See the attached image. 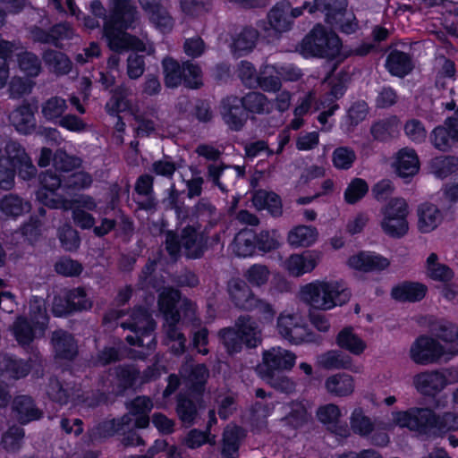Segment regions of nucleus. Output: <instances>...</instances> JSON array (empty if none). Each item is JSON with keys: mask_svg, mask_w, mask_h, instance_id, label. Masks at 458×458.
<instances>
[{"mask_svg": "<svg viewBox=\"0 0 458 458\" xmlns=\"http://www.w3.org/2000/svg\"><path fill=\"white\" fill-rule=\"evenodd\" d=\"M229 293L236 306L244 310H252L257 299L250 287L242 281L233 280L229 284Z\"/></svg>", "mask_w": 458, "mask_h": 458, "instance_id": "obj_35", "label": "nucleus"}, {"mask_svg": "<svg viewBox=\"0 0 458 458\" xmlns=\"http://www.w3.org/2000/svg\"><path fill=\"white\" fill-rule=\"evenodd\" d=\"M405 134L414 142H422L426 140L427 131L421 122L411 119L404 126Z\"/></svg>", "mask_w": 458, "mask_h": 458, "instance_id": "obj_63", "label": "nucleus"}, {"mask_svg": "<svg viewBox=\"0 0 458 458\" xmlns=\"http://www.w3.org/2000/svg\"><path fill=\"white\" fill-rule=\"evenodd\" d=\"M48 174L55 176L61 181L59 176H57L56 174H54L51 171H47V173L42 174L40 177V184L41 185H42L43 177L46 175H48ZM90 183H91V178L88 174L83 173V172L73 173L69 176L68 182L66 184L63 185L60 182V187L64 188V191H62L61 190L56 189L55 191L62 193L66 198V194H67L66 188H73V189L85 188V187L89 186Z\"/></svg>", "mask_w": 458, "mask_h": 458, "instance_id": "obj_45", "label": "nucleus"}, {"mask_svg": "<svg viewBox=\"0 0 458 458\" xmlns=\"http://www.w3.org/2000/svg\"><path fill=\"white\" fill-rule=\"evenodd\" d=\"M10 121L15 129L23 134L30 133L36 126L34 113L29 106H23L10 114Z\"/></svg>", "mask_w": 458, "mask_h": 458, "instance_id": "obj_36", "label": "nucleus"}, {"mask_svg": "<svg viewBox=\"0 0 458 458\" xmlns=\"http://www.w3.org/2000/svg\"><path fill=\"white\" fill-rule=\"evenodd\" d=\"M220 337L229 352L241 350L243 344L255 347L260 343V330L255 321L247 317L238 319L234 328L223 329Z\"/></svg>", "mask_w": 458, "mask_h": 458, "instance_id": "obj_11", "label": "nucleus"}, {"mask_svg": "<svg viewBox=\"0 0 458 458\" xmlns=\"http://www.w3.org/2000/svg\"><path fill=\"white\" fill-rule=\"evenodd\" d=\"M386 68L390 73L403 77L412 69L410 56L400 51H393L387 57Z\"/></svg>", "mask_w": 458, "mask_h": 458, "instance_id": "obj_41", "label": "nucleus"}, {"mask_svg": "<svg viewBox=\"0 0 458 458\" xmlns=\"http://www.w3.org/2000/svg\"><path fill=\"white\" fill-rule=\"evenodd\" d=\"M321 254L318 250H306L301 253H293L286 258L283 263V269L291 276L301 277L311 273L318 265Z\"/></svg>", "mask_w": 458, "mask_h": 458, "instance_id": "obj_21", "label": "nucleus"}, {"mask_svg": "<svg viewBox=\"0 0 458 458\" xmlns=\"http://www.w3.org/2000/svg\"><path fill=\"white\" fill-rule=\"evenodd\" d=\"M108 10L109 15L106 17V10L99 1L90 4V11L95 17H105L104 37L111 50L121 52L131 49L148 55L154 52L149 40H140L125 32L139 18L131 0H109Z\"/></svg>", "mask_w": 458, "mask_h": 458, "instance_id": "obj_1", "label": "nucleus"}, {"mask_svg": "<svg viewBox=\"0 0 458 458\" xmlns=\"http://www.w3.org/2000/svg\"><path fill=\"white\" fill-rule=\"evenodd\" d=\"M30 318L34 324L31 326L23 318H19L13 326V334L19 344L25 345L30 344L34 338L41 336L44 334L47 317L46 314L45 301L41 298L34 297L30 302Z\"/></svg>", "mask_w": 458, "mask_h": 458, "instance_id": "obj_12", "label": "nucleus"}, {"mask_svg": "<svg viewBox=\"0 0 458 458\" xmlns=\"http://www.w3.org/2000/svg\"><path fill=\"white\" fill-rule=\"evenodd\" d=\"M351 426L354 432L367 435L372 430L370 420L361 411H354L351 418Z\"/></svg>", "mask_w": 458, "mask_h": 458, "instance_id": "obj_64", "label": "nucleus"}, {"mask_svg": "<svg viewBox=\"0 0 458 458\" xmlns=\"http://www.w3.org/2000/svg\"><path fill=\"white\" fill-rule=\"evenodd\" d=\"M394 420L401 427L428 435H443L458 429V415L445 412L437 416L428 409H411L397 412Z\"/></svg>", "mask_w": 458, "mask_h": 458, "instance_id": "obj_3", "label": "nucleus"}, {"mask_svg": "<svg viewBox=\"0 0 458 458\" xmlns=\"http://www.w3.org/2000/svg\"><path fill=\"white\" fill-rule=\"evenodd\" d=\"M29 210V203L13 195L5 196L0 202V211L6 216H17Z\"/></svg>", "mask_w": 458, "mask_h": 458, "instance_id": "obj_47", "label": "nucleus"}, {"mask_svg": "<svg viewBox=\"0 0 458 458\" xmlns=\"http://www.w3.org/2000/svg\"><path fill=\"white\" fill-rule=\"evenodd\" d=\"M18 64L21 72L27 77H36L39 74L41 65L38 58L31 53L18 54Z\"/></svg>", "mask_w": 458, "mask_h": 458, "instance_id": "obj_54", "label": "nucleus"}, {"mask_svg": "<svg viewBox=\"0 0 458 458\" xmlns=\"http://www.w3.org/2000/svg\"><path fill=\"white\" fill-rule=\"evenodd\" d=\"M272 104L259 92H250L243 98H227L223 102L222 116L225 123L234 131L240 130L247 119L245 110L262 114L271 110Z\"/></svg>", "mask_w": 458, "mask_h": 458, "instance_id": "obj_6", "label": "nucleus"}, {"mask_svg": "<svg viewBox=\"0 0 458 458\" xmlns=\"http://www.w3.org/2000/svg\"><path fill=\"white\" fill-rule=\"evenodd\" d=\"M435 332L437 336L445 343H453L458 339V326L449 321L440 322Z\"/></svg>", "mask_w": 458, "mask_h": 458, "instance_id": "obj_62", "label": "nucleus"}, {"mask_svg": "<svg viewBox=\"0 0 458 458\" xmlns=\"http://www.w3.org/2000/svg\"><path fill=\"white\" fill-rule=\"evenodd\" d=\"M425 275L428 278L437 282H449L454 277V270L447 265L439 261L437 253H430L424 264Z\"/></svg>", "mask_w": 458, "mask_h": 458, "instance_id": "obj_32", "label": "nucleus"}, {"mask_svg": "<svg viewBox=\"0 0 458 458\" xmlns=\"http://www.w3.org/2000/svg\"><path fill=\"white\" fill-rule=\"evenodd\" d=\"M237 72L239 78L245 86L249 88L257 87L259 75L257 74L254 66L250 63L247 61H242L238 66Z\"/></svg>", "mask_w": 458, "mask_h": 458, "instance_id": "obj_60", "label": "nucleus"}, {"mask_svg": "<svg viewBox=\"0 0 458 458\" xmlns=\"http://www.w3.org/2000/svg\"><path fill=\"white\" fill-rule=\"evenodd\" d=\"M392 166L399 177L406 179L419 173L420 163L413 148H403L395 153Z\"/></svg>", "mask_w": 458, "mask_h": 458, "instance_id": "obj_25", "label": "nucleus"}, {"mask_svg": "<svg viewBox=\"0 0 458 458\" xmlns=\"http://www.w3.org/2000/svg\"><path fill=\"white\" fill-rule=\"evenodd\" d=\"M13 411L15 418L22 424L29 423L32 420H38L42 416V412L36 408L34 403H13Z\"/></svg>", "mask_w": 458, "mask_h": 458, "instance_id": "obj_50", "label": "nucleus"}, {"mask_svg": "<svg viewBox=\"0 0 458 458\" xmlns=\"http://www.w3.org/2000/svg\"><path fill=\"white\" fill-rule=\"evenodd\" d=\"M369 186L367 182L360 178H355L351 181L344 191V200L348 204H354L360 200L368 192Z\"/></svg>", "mask_w": 458, "mask_h": 458, "instance_id": "obj_55", "label": "nucleus"}, {"mask_svg": "<svg viewBox=\"0 0 458 458\" xmlns=\"http://www.w3.org/2000/svg\"><path fill=\"white\" fill-rule=\"evenodd\" d=\"M318 238V230L310 225H297L292 228L287 234L288 244L294 248H307L316 243Z\"/></svg>", "mask_w": 458, "mask_h": 458, "instance_id": "obj_33", "label": "nucleus"}, {"mask_svg": "<svg viewBox=\"0 0 458 458\" xmlns=\"http://www.w3.org/2000/svg\"><path fill=\"white\" fill-rule=\"evenodd\" d=\"M163 68L167 87H176L182 80L185 85L191 89L199 88L202 84L201 71L193 64L186 63L180 67L174 60L165 58L163 60Z\"/></svg>", "mask_w": 458, "mask_h": 458, "instance_id": "obj_16", "label": "nucleus"}, {"mask_svg": "<svg viewBox=\"0 0 458 458\" xmlns=\"http://www.w3.org/2000/svg\"><path fill=\"white\" fill-rule=\"evenodd\" d=\"M276 328L283 338L293 344L313 340L303 318L293 312L286 310L281 312L277 318Z\"/></svg>", "mask_w": 458, "mask_h": 458, "instance_id": "obj_18", "label": "nucleus"}, {"mask_svg": "<svg viewBox=\"0 0 458 458\" xmlns=\"http://www.w3.org/2000/svg\"><path fill=\"white\" fill-rule=\"evenodd\" d=\"M253 205L258 209H267L271 215L277 216L282 214V202L274 192L258 191L252 197Z\"/></svg>", "mask_w": 458, "mask_h": 458, "instance_id": "obj_37", "label": "nucleus"}, {"mask_svg": "<svg viewBox=\"0 0 458 458\" xmlns=\"http://www.w3.org/2000/svg\"><path fill=\"white\" fill-rule=\"evenodd\" d=\"M458 354V343L456 350H446L437 339L420 335L411 345L410 357L420 365H429L440 360H449Z\"/></svg>", "mask_w": 458, "mask_h": 458, "instance_id": "obj_14", "label": "nucleus"}, {"mask_svg": "<svg viewBox=\"0 0 458 458\" xmlns=\"http://www.w3.org/2000/svg\"><path fill=\"white\" fill-rule=\"evenodd\" d=\"M166 250L172 257L183 250L188 258H199L203 252V236L191 226L182 230L180 240L172 232H168Z\"/></svg>", "mask_w": 458, "mask_h": 458, "instance_id": "obj_17", "label": "nucleus"}, {"mask_svg": "<svg viewBox=\"0 0 458 458\" xmlns=\"http://www.w3.org/2000/svg\"><path fill=\"white\" fill-rule=\"evenodd\" d=\"M44 59L58 73H66L70 70V61L62 53L55 51L47 52Z\"/></svg>", "mask_w": 458, "mask_h": 458, "instance_id": "obj_58", "label": "nucleus"}, {"mask_svg": "<svg viewBox=\"0 0 458 458\" xmlns=\"http://www.w3.org/2000/svg\"><path fill=\"white\" fill-rule=\"evenodd\" d=\"M56 189L64 191L60 187V180L49 174L46 175L42 179V187L37 192V199L52 208H72L73 220L78 226L83 229L92 227L95 224L94 217L85 210H94L97 208L95 200L89 196L82 195L71 203L62 193L56 192Z\"/></svg>", "mask_w": 458, "mask_h": 458, "instance_id": "obj_2", "label": "nucleus"}, {"mask_svg": "<svg viewBox=\"0 0 458 458\" xmlns=\"http://www.w3.org/2000/svg\"><path fill=\"white\" fill-rule=\"evenodd\" d=\"M380 214L379 225L386 235L399 238L406 234L409 230V207L405 199H392L381 208Z\"/></svg>", "mask_w": 458, "mask_h": 458, "instance_id": "obj_13", "label": "nucleus"}, {"mask_svg": "<svg viewBox=\"0 0 458 458\" xmlns=\"http://www.w3.org/2000/svg\"><path fill=\"white\" fill-rule=\"evenodd\" d=\"M280 233L276 230L263 231L256 235L257 247L264 252L277 249L280 246Z\"/></svg>", "mask_w": 458, "mask_h": 458, "instance_id": "obj_56", "label": "nucleus"}, {"mask_svg": "<svg viewBox=\"0 0 458 458\" xmlns=\"http://www.w3.org/2000/svg\"><path fill=\"white\" fill-rule=\"evenodd\" d=\"M295 361L293 352L281 347H273L263 352L262 364L258 367V372L261 377H270L276 371L292 369Z\"/></svg>", "mask_w": 458, "mask_h": 458, "instance_id": "obj_19", "label": "nucleus"}, {"mask_svg": "<svg viewBox=\"0 0 458 458\" xmlns=\"http://www.w3.org/2000/svg\"><path fill=\"white\" fill-rule=\"evenodd\" d=\"M335 343L338 347L354 356L362 355L368 349L366 340L352 327L342 328L336 335Z\"/></svg>", "mask_w": 458, "mask_h": 458, "instance_id": "obj_26", "label": "nucleus"}, {"mask_svg": "<svg viewBox=\"0 0 458 458\" xmlns=\"http://www.w3.org/2000/svg\"><path fill=\"white\" fill-rule=\"evenodd\" d=\"M356 159L354 150L348 147H338L332 154V163L336 169L348 170Z\"/></svg>", "mask_w": 458, "mask_h": 458, "instance_id": "obj_52", "label": "nucleus"}, {"mask_svg": "<svg viewBox=\"0 0 458 458\" xmlns=\"http://www.w3.org/2000/svg\"><path fill=\"white\" fill-rule=\"evenodd\" d=\"M299 297L313 309L330 310L348 302L351 292L339 281L314 280L301 287Z\"/></svg>", "mask_w": 458, "mask_h": 458, "instance_id": "obj_4", "label": "nucleus"}, {"mask_svg": "<svg viewBox=\"0 0 458 458\" xmlns=\"http://www.w3.org/2000/svg\"><path fill=\"white\" fill-rule=\"evenodd\" d=\"M51 160H53V165L55 168L58 171L63 172H68L72 168L79 166L81 164L79 158L70 157L62 150L56 151L53 157L51 150L47 148H43L41 149L40 157L38 158V165L47 166L50 164Z\"/></svg>", "mask_w": 458, "mask_h": 458, "instance_id": "obj_31", "label": "nucleus"}, {"mask_svg": "<svg viewBox=\"0 0 458 458\" xmlns=\"http://www.w3.org/2000/svg\"><path fill=\"white\" fill-rule=\"evenodd\" d=\"M244 278L253 287H261L270 277L268 267L262 264H254L244 271Z\"/></svg>", "mask_w": 458, "mask_h": 458, "instance_id": "obj_48", "label": "nucleus"}, {"mask_svg": "<svg viewBox=\"0 0 458 458\" xmlns=\"http://www.w3.org/2000/svg\"><path fill=\"white\" fill-rule=\"evenodd\" d=\"M61 299H56L53 313L57 317L67 315L72 311L88 310L91 308V301L86 297L82 289H74L66 293V301L68 305L63 309H59Z\"/></svg>", "mask_w": 458, "mask_h": 458, "instance_id": "obj_29", "label": "nucleus"}, {"mask_svg": "<svg viewBox=\"0 0 458 458\" xmlns=\"http://www.w3.org/2000/svg\"><path fill=\"white\" fill-rule=\"evenodd\" d=\"M256 246V235L250 230H243L235 236L233 251L239 257H250L254 254Z\"/></svg>", "mask_w": 458, "mask_h": 458, "instance_id": "obj_42", "label": "nucleus"}, {"mask_svg": "<svg viewBox=\"0 0 458 458\" xmlns=\"http://www.w3.org/2000/svg\"><path fill=\"white\" fill-rule=\"evenodd\" d=\"M418 229L420 233H428L434 231L443 221V213L435 204L425 202L417 210Z\"/></svg>", "mask_w": 458, "mask_h": 458, "instance_id": "obj_27", "label": "nucleus"}, {"mask_svg": "<svg viewBox=\"0 0 458 458\" xmlns=\"http://www.w3.org/2000/svg\"><path fill=\"white\" fill-rule=\"evenodd\" d=\"M278 72L279 69L277 68V65H263L258 76L257 86L267 92L279 90L281 81Z\"/></svg>", "mask_w": 458, "mask_h": 458, "instance_id": "obj_40", "label": "nucleus"}, {"mask_svg": "<svg viewBox=\"0 0 458 458\" xmlns=\"http://www.w3.org/2000/svg\"><path fill=\"white\" fill-rule=\"evenodd\" d=\"M121 326L131 329V334L126 336V340L131 345L146 347L148 350L154 348L156 344L153 335L155 323L145 310L140 309L134 311L131 321L122 323Z\"/></svg>", "mask_w": 458, "mask_h": 458, "instance_id": "obj_15", "label": "nucleus"}, {"mask_svg": "<svg viewBox=\"0 0 458 458\" xmlns=\"http://www.w3.org/2000/svg\"><path fill=\"white\" fill-rule=\"evenodd\" d=\"M17 49V47L0 39V89L5 86L9 75L6 59Z\"/></svg>", "mask_w": 458, "mask_h": 458, "instance_id": "obj_57", "label": "nucleus"}, {"mask_svg": "<svg viewBox=\"0 0 458 458\" xmlns=\"http://www.w3.org/2000/svg\"><path fill=\"white\" fill-rule=\"evenodd\" d=\"M325 387L334 396L347 397L354 391V378L346 373L334 374L326 379Z\"/></svg>", "mask_w": 458, "mask_h": 458, "instance_id": "obj_34", "label": "nucleus"}, {"mask_svg": "<svg viewBox=\"0 0 458 458\" xmlns=\"http://www.w3.org/2000/svg\"><path fill=\"white\" fill-rule=\"evenodd\" d=\"M30 366L24 361L0 357V372L6 371L15 378L23 377L30 372Z\"/></svg>", "mask_w": 458, "mask_h": 458, "instance_id": "obj_51", "label": "nucleus"}, {"mask_svg": "<svg viewBox=\"0 0 458 458\" xmlns=\"http://www.w3.org/2000/svg\"><path fill=\"white\" fill-rule=\"evenodd\" d=\"M318 420L327 425L329 428H333L338 422L340 417V411L334 403H328L321 406L317 412Z\"/></svg>", "mask_w": 458, "mask_h": 458, "instance_id": "obj_59", "label": "nucleus"}, {"mask_svg": "<svg viewBox=\"0 0 458 458\" xmlns=\"http://www.w3.org/2000/svg\"><path fill=\"white\" fill-rule=\"evenodd\" d=\"M180 300L177 290L165 288L159 294L158 306L165 319V330L168 339L173 342L171 348L175 353L184 351L185 337L175 327L180 320V313L174 310L175 303Z\"/></svg>", "mask_w": 458, "mask_h": 458, "instance_id": "obj_10", "label": "nucleus"}, {"mask_svg": "<svg viewBox=\"0 0 458 458\" xmlns=\"http://www.w3.org/2000/svg\"><path fill=\"white\" fill-rule=\"evenodd\" d=\"M330 8L325 10L326 21L339 29L342 32L351 34L358 29V22L355 15L347 11V0H333L328 2Z\"/></svg>", "mask_w": 458, "mask_h": 458, "instance_id": "obj_20", "label": "nucleus"}, {"mask_svg": "<svg viewBox=\"0 0 458 458\" xmlns=\"http://www.w3.org/2000/svg\"><path fill=\"white\" fill-rule=\"evenodd\" d=\"M428 292V287L419 282H403L392 288L391 296L399 301H419Z\"/></svg>", "mask_w": 458, "mask_h": 458, "instance_id": "obj_30", "label": "nucleus"}, {"mask_svg": "<svg viewBox=\"0 0 458 458\" xmlns=\"http://www.w3.org/2000/svg\"><path fill=\"white\" fill-rule=\"evenodd\" d=\"M189 369H191V373L188 377L189 382L195 387L202 386L208 377V370L206 366L203 364H198L195 366L187 365L182 369V374L184 375Z\"/></svg>", "mask_w": 458, "mask_h": 458, "instance_id": "obj_61", "label": "nucleus"}, {"mask_svg": "<svg viewBox=\"0 0 458 458\" xmlns=\"http://www.w3.org/2000/svg\"><path fill=\"white\" fill-rule=\"evenodd\" d=\"M453 140H458V117L445 120V126L437 127L431 135L433 145L440 149H447Z\"/></svg>", "mask_w": 458, "mask_h": 458, "instance_id": "obj_28", "label": "nucleus"}, {"mask_svg": "<svg viewBox=\"0 0 458 458\" xmlns=\"http://www.w3.org/2000/svg\"><path fill=\"white\" fill-rule=\"evenodd\" d=\"M128 413L120 420L106 421L89 432L90 441H96L112 436L114 433L123 430V426L145 428L149 424V412L151 407L148 403H130L127 407Z\"/></svg>", "mask_w": 458, "mask_h": 458, "instance_id": "obj_8", "label": "nucleus"}, {"mask_svg": "<svg viewBox=\"0 0 458 458\" xmlns=\"http://www.w3.org/2000/svg\"><path fill=\"white\" fill-rule=\"evenodd\" d=\"M412 385L420 394L432 398L445 388L444 376L439 369L425 370L414 375Z\"/></svg>", "mask_w": 458, "mask_h": 458, "instance_id": "obj_23", "label": "nucleus"}, {"mask_svg": "<svg viewBox=\"0 0 458 458\" xmlns=\"http://www.w3.org/2000/svg\"><path fill=\"white\" fill-rule=\"evenodd\" d=\"M56 356L62 359H72L77 353L73 338L64 331H56L52 338Z\"/></svg>", "mask_w": 458, "mask_h": 458, "instance_id": "obj_38", "label": "nucleus"}, {"mask_svg": "<svg viewBox=\"0 0 458 458\" xmlns=\"http://www.w3.org/2000/svg\"><path fill=\"white\" fill-rule=\"evenodd\" d=\"M106 108L110 114H118L129 112L136 122V133L138 136H147L155 131L160 125L158 112L156 108H148L140 113L138 109L131 106L121 93L115 92L110 100L106 103Z\"/></svg>", "mask_w": 458, "mask_h": 458, "instance_id": "obj_9", "label": "nucleus"}, {"mask_svg": "<svg viewBox=\"0 0 458 458\" xmlns=\"http://www.w3.org/2000/svg\"><path fill=\"white\" fill-rule=\"evenodd\" d=\"M66 100L60 97H52L42 104L41 113L43 116L51 122L59 121L67 110Z\"/></svg>", "mask_w": 458, "mask_h": 458, "instance_id": "obj_44", "label": "nucleus"}, {"mask_svg": "<svg viewBox=\"0 0 458 458\" xmlns=\"http://www.w3.org/2000/svg\"><path fill=\"white\" fill-rule=\"evenodd\" d=\"M342 43L339 37L317 24L300 44V53L306 58L319 57L334 59L340 55Z\"/></svg>", "mask_w": 458, "mask_h": 458, "instance_id": "obj_7", "label": "nucleus"}, {"mask_svg": "<svg viewBox=\"0 0 458 458\" xmlns=\"http://www.w3.org/2000/svg\"><path fill=\"white\" fill-rule=\"evenodd\" d=\"M458 161L452 157L434 158L430 163V172L438 178H445L457 169Z\"/></svg>", "mask_w": 458, "mask_h": 458, "instance_id": "obj_49", "label": "nucleus"}, {"mask_svg": "<svg viewBox=\"0 0 458 458\" xmlns=\"http://www.w3.org/2000/svg\"><path fill=\"white\" fill-rule=\"evenodd\" d=\"M349 267L362 272H378L390 266V260L376 252L360 251L352 255L348 260Z\"/></svg>", "mask_w": 458, "mask_h": 458, "instance_id": "obj_24", "label": "nucleus"}, {"mask_svg": "<svg viewBox=\"0 0 458 458\" xmlns=\"http://www.w3.org/2000/svg\"><path fill=\"white\" fill-rule=\"evenodd\" d=\"M14 171L23 180L36 174V167L25 150L16 142H5L0 138V188L8 190L14 182Z\"/></svg>", "mask_w": 458, "mask_h": 458, "instance_id": "obj_5", "label": "nucleus"}, {"mask_svg": "<svg viewBox=\"0 0 458 458\" xmlns=\"http://www.w3.org/2000/svg\"><path fill=\"white\" fill-rule=\"evenodd\" d=\"M258 39V32L251 28L243 29L233 39V51L238 55L250 52Z\"/></svg>", "mask_w": 458, "mask_h": 458, "instance_id": "obj_43", "label": "nucleus"}, {"mask_svg": "<svg viewBox=\"0 0 458 458\" xmlns=\"http://www.w3.org/2000/svg\"><path fill=\"white\" fill-rule=\"evenodd\" d=\"M293 21L289 18V6L284 4H276L267 14V21H260L259 28L267 37H276L288 31Z\"/></svg>", "mask_w": 458, "mask_h": 458, "instance_id": "obj_22", "label": "nucleus"}, {"mask_svg": "<svg viewBox=\"0 0 458 458\" xmlns=\"http://www.w3.org/2000/svg\"><path fill=\"white\" fill-rule=\"evenodd\" d=\"M25 433L18 426L10 427L2 436L1 445L7 452H17L21 447Z\"/></svg>", "mask_w": 458, "mask_h": 458, "instance_id": "obj_46", "label": "nucleus"}, {"mask_svg": "<svg viewBox=\"0 0 458 458\" xmlns=\"http://www.w3.org/2000/svg\"><path fill=\"white\" fill-rule=\"evenodd\" d=\"M318 364L327 369H351L352 359L337 350H331L318 358Z\"/></svg>", "mask_w": 458, "mask_h": 458, "instance_id": "obj_39", "label": "nucleus"}, {"mask_svg": "<svg viewBox=\"0 0 458 458\" xmlns=\"http://www.w3.org/2000/svg\"><path fill=\"white\" fill-rule=\"evenodd\" d=\"M72 34L71 27L67 24H59L53 28L51 34L45 33L40 30L33 31V38L35 40L50 43L57 39L70 38Z\"/></svg>", "mask_w": 458, "mask_h": 458, "instance_id": "obj_53", "label": "nucleus"}]
</instances>
